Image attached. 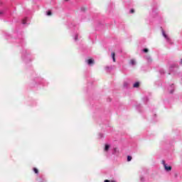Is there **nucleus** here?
<instances>
[{"label":"nucleus","mask_w":182,"mask_h":182,"mask_svg":"<svg viewBox=\"0 0 182 182\" xmlns=\"http://www.w3.org/2000/svg\"><path fill=\"white\" fill-rule=\"evenodd\" d=\"M111 55H112L113 62H116V58H115L116 54L114 53H112Z\"/></svg>","instance_id":"nucleus-8"},{"label":"nucleus","mask_w":182,"mask_h":182,"mask_svg":"<svg viewBox=\"0 0 182 182\" xmlns=\"http://www.w3.org/2000/svg\"><path fill=\"white\" fill-rule=\"evenodd\" d=\"M78 39H79V35L78 34H75V37H74V41H78Z\"/></svg>","instance_id":"nucleus-13"},{"label":"nucleus","mask_w":182,"mask_h":182,"mask_svg":"<svg viewBox=\"0 0 182 182\" xmlns=\"http://www.w3.org/2000/svg\"><path fill=\"white\" fill-rule=\"evenodd\" d=\"M181 63V65H182V59L181 60V63Z\"/></svg>","instance_id":"nucleus-23"},{"label":"nucleus","mask_w":182,"mask_h":182,"mask_svg":"<svg viewBox=\"0 0 182 182\" xmlns=\"http://www.w3.org/2000/svg\"><path fill=\"white\" fill-rule=\"evenodd\" d=\"M3 12L2 11H0V15H2Z\"/></svg>","instance_id":"nucleus-22"},{"label":"nucleus","mask_w":182,"mask_h":182,"mask_svg":"<svg viewBox=\"0 0 182 182\" xmlns=\"http://www.w3.org/2000/svg\"><path fill=\"white\" fill-rule=\"evenodd\" d=\"M112 154H114V156H119V149L118 148H114V150L112 151Z\"/></svg>","instance_id":"nucleus-5"},{"label":"nucleus","mask_w":182,"mask_h":182,"mask_svg":"<svg viewBox=\"0 0 182 182\" xmlns=\"http://www.w3.org/2000/svg\"><path fill=\"white\" fill-rule=\"evenodd\" d=\"M143 50L145 53H147V52H149V49L147 48H144Z\"/></svg>","instance_id":"nucleus-16"},{"label":"nucleus","mask_w":182,"mask_h":182,"mask_svg":"<svg viewBox=\"0 0 182 182\" xmlns=\"http://www.w3.org/2000/svg\"><path fill=\"white\" fill-rule=\"evenodd\" d=\"M140 86V82H136L133 85V87H139Z\"/></svg>","instance_id":"nucleus-9"},{"label":"nucleus","mask_w":182,"mask_h":182,"mask_svg":"<svg viewBox=\"0 0 182 182\" xmlns=\"http://www.w3.org/2000/svg\"><path fill=\"white\" fill-rule=\"evenodd\" d=\"M86 63H87V65H89L90 66H91V65H95V60L90 58L86 60Z\"/></svg>","instance_id":"nucleus-4"},{"label":"nucleus","mask_w":182,"mask_h":182,"mask_svg":"<svg viewBox=\"0 0 182 182\" xmlns=\"http://www.w3.org/2000/svg\"><path fill=\"white\" fill-rule=\"evenodd\" d=\"M129 65H131L132 66L136 65V60L134 59L130 60Z\"/></svg>","instance_id":"nucleus-7"},{"label":"nucleus","mask_w":182,"mask_h":182,"mask_svg":"<svg viewBox=\"0 0 182 182\" xmlns=\"http://www.w3.org/2000/svg\"><path fill=\"white\" fill-rule=\"evenodd\" d=\"M26 22H28V18H25L22 21L23 25H26Z\"/></svg>","instance_id":"nucleus-10"},{"label":"nucleus","mask_w":182,"mask_h":182,"mask_svg":"<svg viewBox=\"0 0 182 182\" xmlns=\"http://www.w3.org/2000/svg\"><path fill=\"white\" fill-rule=\"evenodd\" d=\"M85 7L81 8V11H85Z\"/></svg>","instance_id":"nucleus-21"},{"label":"nucleus","mask_w":182,"mask_h":182,"mask_svg":"<svg viewBox=\"0 0 182 182\" xmlns=\"http://www.w3.org/2000/svg\"><path fill=\"white\" fill-rule=\"evenodd\" d=\"M162 164L164 165L165 171H166L167 172L171 171L172 167L166 164V161H162Z\"/></svg>","instance_id":"nucleus-1"},{"label":"nucleus","mask_w":182,"mask_h":182,"mask_svg":"<svg viewBox=\"0 0 182 182\" xmlns=\"http://www.w3.org/2000/svg\"><path fill=\"white\" fill-rule=\"evenodd\" d=\"M140 180H141V181H144V178H143V176H141V178H140Z\"/></svg>","instance_id":"nucleus-19"},{"label":"nucleus","mask_w":182,"mask_h":182,"mask_svg":"<svg viewBox=\"0 0 182 182\" xmlns=\"http://www.w3.org/2000/svg\"><path fill=\"white\" fill-rule=\"evenodd\" d=\"M105 69H106V70H109L112 69V67L107 66L105 68Z\"/></svg>","instance_id":"nucleus-18"},{"label":"nucleus","mask_w":182,"mask_h":182,"mask_svg":"<svg viewBox=\"0 0 182 182\" xmlns=\"http://www.w3.org/2000/svg\"><path fill=\"white\" fill-rule=\"evenodd\" d=\"M33 171L36 173V174H38V168H33Z\"/></svg>","instance_id":"nucleus-15"},{"label":"nucleus","mask_w":182,"mask_h":182,"mask_svg":"<svg viewBox=\"0 0 182 182\" xmlns=\"http://www.w3.org/2000/svg\"><path fill=\"white\" fill-rule=\"evenodd\" d=\"M127 161H132V156H127Z\"/></svg>","instance_id":"nucleus-14"},{"label":"nucleus","mask_w":182,"mask_h":182,"mask_svg":"<svg viewBox=\"0 0 182 182\" xmlns=\"http://www.w3.org/2000/svg\"><path fill=\"white\" fill-rule=\"evenodd\" d=\"M64 1H65V2H68V1H69V0H64Z\"/></svg>","instance_id":"nucleus-24"},{"label":"nucleus","mask_w":182,"mask_h":182,"mask_svg":"<svg viewBox=\"0 0 182 182\" xmlns=\"http://www.w3.org/2000/svg\"><path fill=\"white\" fill-rule=\"evenodd\" d=\"M171 68H176V69H178V64H173L171 67Z\"/></svg>","instance_id":"nucleus-11"},{"label":"nucleus","mask_w":182,"mask_h":182,"mask_svg":"<svg viewBox=\"0 0 182 182\" xmlns=\"http://www.w3.org/2000/svg\"><path fill=\"white\" fill-rule=\"evenodd\" d=\"M168 90L169 93H171V95H173L174 93V85L172 84L171 85H170Z\"/></svg>","instance_id":"nucleus-3"},{"label":"nucleus","mask_w":182,"mask_h":182,"mask_svg":"<svg viewBox=\"0 0 182 182\" xmlns=\"http://www.w3.org/2000/svg\"><path fill=\"white\" fill-rule=\"evenodd\" d=\"M109 149H110V145H109L108 144H106L104 148V151L105 153H107V151H109Z\"/></svg>","instance_id":"nucleus-6"},{"label":"nucleus","mask_w":182,"mask_h":182,"mask_svg":"<svg viewBox=\"0 0 182 182\" xmlns=\"http://www.w3.org/2000/svg\"><path fill=\"white\" fill-rule=\"evenodd\" d=\"M47 15H48V16H50V15H52V12L48 11V12H47Z\"/></svg>","instance_id":"nucleus-17"},{"label":"nucleus","mask_w":182,"mask_h":182,"mask_svg":"<svg viewBox=\"0 0 182 182\" xmlns=\"http://www.w3.org/2000/svg\"><path fill=\"white\" fill-rule=\"evenodd\" d=\"M162 35L164 38H165L166 42H170V37L167 34H166V32L162 30Z\"/></svg>","instance_id":"nucleus-2"},{"label":"nucleus","mask_w":182,"mask_h":182,"mask_svg":"<svg viewBox=\"0 0 182 182\" xmlns=\"http://www.w3.org/2000/svg\"><path fill=\"white\" fill-rule=\"evenodd\" d=\"M130 14H134V9H131Z\"/></svg>","instance_id":"nucleus-20"},{"label":"nucleus","mask_w":182,"mask_h":182,"mask_svg":"<svg viewBox=\"0 0 182 182\" xmlns=\"http://www.w3.org/2000/svg\"><path fill=\"white\" fill-rule=\"evenodd\" d=\"M129 86V81H124V87H127Z\"/></svg>","instance_id":"nucleus-12"}]
</instances>
